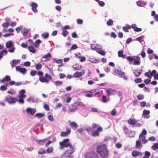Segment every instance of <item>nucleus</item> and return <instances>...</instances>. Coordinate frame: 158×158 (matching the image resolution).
<instances>
[{
	"mask_svg": "<svg viewBox=\"0 0 158 158\" xmlns=\"http://www.w3.org/2000/svg\"><path fill=\"white\" fill-rule=\"evenodd\" d=\"M19 99H18L17 98L16 102H18L21 104H23L24 103V99L20 98H19Z\"/></svg>",
	"mask_w": 158,
	"mask_h": 158,
	"instance_id": "72a5a7b5",
	"label": "nucleus"
},
{
	"mask_svg": "<svg viewBox=\"0 0 158 158\" xmlns=\"http://www.w3.org/2000/svg\"><path fill=\"white\" fill-rule=\"evenodd\" d=\"M137 121L134 118H131L128 120V123L131 125H134L137 123Z\"/></svg>",
	"mask_w": 158,
	"mask_h": 158,
	"instance_id": "ddd939ff",
	"label": "nucleus"
},
{
	"mask_svg": "<svg viewBox=\"0 0 158 158\" xmlns=\"http://www.w3.org/2000/svg\"><path fill=\"white\" fill-rule=\"evenodd\" d=\"M31 6L32 7H35V8H37L38 6L37 4L35 2H33L31 4Z\"/></svg>",
	"mask_w": 158,
	"mask_h": 158,
	"instance_id": "774afa93",
	"label": "nucleus"
},
{
	"mask_svg": "<svg viewBox=\"0 0 158 158\" xmlns=\"http://www.w3.org/2000/svg\"><path fill=\"white\" fill-rule=\"evenodd\" d=\"M97 52L100 54L102 56H104L105 54V52L102 50H101L99 51H98Z\"/></svg>",
	"mask_w": 158,
	"mask_h": 158,
	"instance_id": "13d9d810",
	"label": "nucleus"
},
{
	"mask_svg": "<svg viewBox=\"0 0 158 158\" xmlns=\"http://www.w3.org/2000/svg\"><path fill=\"white\" fill-rule=\"evenodd\" d=\"M31 64V63L29 61H26L24 63V65L25 66H30Z\"/></svg>",
	"mask_w": 158,
	"mask_h": 158,
	"instance_id": "69168bd1",
	"label": "nucleus"
},
{
	"mask_svg": "<svg viewBox=\"0 0 158 158\" xmlns=\"http://www.w3.org/2000/svg\"><path fill=\"white\" fill-rule=\"evenodd\" d=\"M53 151V147H51L48 148L46 150V152L48 153H50L52 152Z\"/></svg>",
	"mask_w": 158,
	"mask_h": 158,
	"instance_id": "4c0bfd02",
	"label": "nucleus"
},
{
	"mask_svg": "<svg viewBox=\"0 0 158 158\" xmlns=\"http://www.w3.org/2000/svg\"><path fill=\"white\" fill-rule=\"evenodd\" d=\"M148 139L149 140L151 141H154L156 140V139L154 136H152L149 137L148 138Z\"/></svg>",
	"mask_w": 158,
	"mask_h": 158,
	"instance_id": "0e129e2a",
	"label": "nucleus"
},
{
	"mask_svg": "<svg viewBox=\"0 0 158 158\" xmlns=\"http://www.w3.org/2000/svg\"><path fill=\"white\" fill-rule=\"evenodd\" d=\"M99 5L101 6H103L105 5V3L104 2L102 1H99L98 2Z\"/></svg>",
	"mask_w": 158,
	"mask_h": 158,
	"instance_id": "052dcab7",
	"label": "nucleus"
},
{
	"mask_svg": "<svg viewBox=\"0 0 158 158\" xmlns=\"http://www.w3.org/2000/svg\"><path fill=\"white\" fill-rule=\"evenodd\" d=\"M78 46L77 45L75 44H73L71 47V48L69 50L70 52H71V50H75L78 48Z\"/></svg>",
	"mask_w": 158,
	"mask_h": 158,
	"instance_id": "c9c22d12",
	"label": "nucleus"
},
{
	"mask_svg": "<svg viewBox=\"0 0 158 158\" xmlns=\"http://www.w3.org/2000/svg\"><path fill=\"white\" fill-rule=\"evenodd\" d=\"M51 57L52 56L51 54L50 53L48 52L47 53L46 55H44L43 56V58L45 59H48V58H51Z\"/></svg>",
	"mask_w": 158,
	"mask_h": 158,
	"instance_id": "ea45409f",
	"label": "nucleus"
},
{
	"mask_svg": "<svg viewBox=\"0 0 158 158\" xmlns=\"http://www.w3.org/2000/svg\"><path fill=\"white\" fill-rule=\"evenodd\" d=\"M7 53L8 52L5 49H3L0 52V53L1 54L3 55H7Z\"/></svg>",
	"mask_w": 158,
	"mask_h": 158,
	"instance_id": "79ce46f5",
	"label": "nucleus"
},
{
	"mask_svg": "<svg viewBox=\"0 0 158 158\" xmlns=\"http://www.w3.org/2000/svg\"><path fill=\"white\" fill-rule=\"evenodd\" d=\"M63 83V81H56L54 82V83L55 85L57 86H59V85H62Z\"/></svg>",
	"mask_w": 158,
	"mask_h": 158,
	"instance_id": "a19ab883",
	"label": "nucleus"
},
{
	"mask_svg": "<svg viewBox=\"0 0 158 158\" xmlns=\"http://www.w3.org/2000/svg\"><path fill=\"white\" fill-rule=\"evenodd\" d=\"M72 36L73 38H76L78 36L76 32H74L72 33Z\"/></svg>",
	"mask_w": 158,
	"mask_h": 158,
	"instance_id": "338daca9",
	"label": "nucleus"
},
{
	"mask_svg": "<svg viewBox=\"0 0 158 158\" xmlns=\"http://www.w3.org/2000/svg\"><path fill=\"white\" fill-rule=\"evenodd\" d=\"M135 147L136 148L140 149L142 147L141 142L140 140H137L136 142Z\"/></svg>",
	"mask_w": 158,
	"mask_h": 158,
	"instance_id": "4468645a",
	"label": "nucleus"
},
{
	"mask_svg": "<svg viewBox=\"0 0 158 158\" xmlns=\"http://www.w3.org/2000/svg\"><path fill=\"white\" fill-rule=\"evenodd\" d=\"M137 98L138 100H140L144 98V95L142 94H138L137 95Z\"/></svg>",
	"mask_w": 158,
	"mask_h": 158,
	"instance_id": "e433bc0d",
	"label": "nucleus"
},
{
	"mask_svg": "<svg viewBox=\"0 0 158 158\" xmlns=\"http://www.w3.org/2000/svg\"><path fill=\"white\" fill-rule=\"evenodd\" d=\"M106 149V144L99 145H98L97 148V151L98 154L101 153L102 151Z\"/></svg>",
	"mask_w": 158,
	"mask_h": 158,
	"instance_id": "7ed1b4c3",
	"label": "nucleus"
},
{
	"mask_svg": "<svg viewBox=\"0 0 158 158\" xmlns=\"http://www.w3.org/2000/svg\"><path fill=\"white\" fill-rule=\"evenodd\" d=\"M136 4L138 6L140 7L144 6L146 5V4L142 2L141 0H139L137 2Z\"/></svg>",
	"mask_w": 158,
	"mask_h": 158,
	"instance_id": "a211bd4d",
	"label": "nucleus"
},
{
	"mask_svg": "<svg viewBox=\"0 0 158 158\" xmlns=\"http://www.w3.org/2000/svg\"><path fill=\"white\" fill-rule=\"evenodd\" d=\"M27 48L31 52H32L33 54H35L36 52V49L33 46H29Z\"/></svg>",
	"mask_w": 158,
	"mask_h": 158,
	"instance_id": "2eb2a0df",
	"label": "nucleus"
},
{
	"mask_svg": "<svg viewBox=\"0 0 158 158\" xmlns=\"http://www.w3.org/2000/svg\"><path fill=\"white\" fill-rule=\"evenodd\" d=\"M49 139V138H47L44 139H41L40 140H37L36 141V143H37L39 144H41L44 142H45L46 140H48Z\"/></svg>",
	"mask_w": 158,
	"mask_h": 158,
	"instance_id": "412c9836",
	"label": "nucleus"
},
{
	"mask_svg": "<svg viewBox=\"0 0 158 158\" xmlns=\"http://www.w3.org/2000/svg\"><path fill=\"white\" fill-rule=\"evenodd\" d=\"M44 114L43 113H38L35 114V116L38 117V118H39L42 117L44 116Z\"/></svg>",
	"mask_w": 158,
	"mask_h": 158,
	"instance_id": "4be33fe9",
	"label": "nucleus"
},
{
	"mask_svg": "<svg viewBox=\"0 0 158 158\" xmlns=\"http://www.w3.org/2000/svg\"><path fill=\"white\" fill-rule=\"evenodd\" d=\"M68 134L66 132L62 131L61 132L60 136L61 137H65L66 136L68 135Z\"/></svg>",
	"mask_w": 158,
	"mask_h": 158,
	"instance_id": "864d4df0",
	"label": "nucleus"
},
{
	"mask_svg": "<svg viewBox=\"0 0 158 158\" xmlns=\"http://www.w3.org/2000/svg\"><path fill=\"white\" fill-rule=\"evenodd\" d=\"M41 36L42 37L44 38V39H47L48 38L49 36V34L48 32H46L42 34Z\"/></svg>",
	"mask_w": 158,
	"mask_h": 158,
	"instance_id": "c756f323",
	"label": "nucleus"
},
{
	"mask_svg": "<svg viewBox=\"0 0 158 158\" xmlns=\"http://www.w3.org/2000/svg\"><path fill=\"white\" fill-rule=\"evenodd\" d=\"M102 100L103 102L105 103L107 102V100L106 99V95H103L102 96Z\"/></svg>",
	"mask_w": 158,
	"mask_h": 158,
	"instance_id": "bf43d9fd",
	"label": "nucleus"
},
{
	"mask_svg": "<svg viewBox=\"0 0 158 158\" xmlns=\"http://www.w3.org/2000/svg\"><path fill=\"white\" fill-rule=\"evenodd\" d=\"M124 132L125 133L126 135H127V132L128 131V129L127 127H124L123 128Z\"/></svg>",
	"mask_w": 158,
	"mask_h": 158,
	"instance_id": "e2e57ef3",
	"label": "nucleus"
},
{
	"mask_svg": "<svg viewBox=\"0 0 158 158\" xmlns=\"http://www.w3.org/2000/svg\"><path fill=\"white\" fill-rule=\"evenodd\" d=\"M113 23V20L111 19H109L107 22L106 23L108 26L112 25Z\"/></svg>",
	"mask_w": 158,
	"mask_h": 158,
	"instance_id": "c03bdc74",
	"label": "nucleus"
},
{
	"mask_svg": "<svg viewBox=\"0 0 158 158\" xmlns=\"http://www.w3.org/2000/svg\"><path fill=\"white\" fill-rule=\"evenodd\" d=\"M85 157L86 158H98L97 154L94 152L87 153Z\"/></svg>",
	"mask_w": 158,
	"mask_h": 158,
	"instance_id": "20e7f679",
	"label": "nucleus"
},
{
	"mask_svg": "<svg viewBox=\"0 0 158 158\" xmlns=\"http://www.w3.org/2000/svg\"><path fill=\"white\" fill-rule=\"evenodd\" d=\"M151 80L149 79H145L144 81V82L146 85H148L150 83H151Z\"/></svg>",
	"mask_w": 158,
	"mask_h": 158,
	"instance_id": "49530a36",
	"label": "nucleus"
},
{
	"mask_svg": "<svg viewBox=\"0 0 158 158\" xmlns=\"http://www.w3.org/2000/svg\"><path fill=\"white\" fill-rule=\"evenodd\" d=\"M134 61H133V64L135 65H139L140 64V61L136 60H134Z\"/></svg>",
	"mask_w": 158,
	"mask_h": 158,
	"instance_id": "a18cd8bd",
	"label": "nucleus"
},
{
	"mask_svg": "<svg viewBox=\"0 0 158 158\" xmlns=\"http://www.w3.org/2000/svg\"><path fill=\"white\" fill-rule=\"evenodd\" d=\"M150 111L149 110H144L143 111L142 116L145 118H148L150 117Z\"/></svg>",
	"mask_w": 158,
	"mask_h": 158,
	"instance_id": "1a4fd4ad",
	"label": "nucleus"
},
{
	"mask_svg": "<svg viewBox=\"0 0 158 158\" xmlns=\"http://www.w3.org/2000/svg\"><path fill=\"white\" fill-rule=\"evenodd\" d=\"M144 38V36L143 35H141L139 37H138L136 39V40L140 43H141L142 41H143V39Z\"/></svg>",
	"mask_w": 158,
	"mask_h": 158,
	"instance_id": "7c9ffc66",
	"label": "nucleus"
},
{
	"mask_svg": "<svg viewBox=\"0 0 158 158\" xmlns=\"http://www.w3.org/2000/svg\"><path fill=\"white\" fill-rule=\"evenodd\" d=\"M152 149L154 150H156L158 149V143H154L152 145L151 148Z\"/></svg>",
	"mask_w": 158,
	"mask_h": 158,
	"instance_id": "cd10ccee",
	"label": "nucleus"
},
{
	"mask_svg": "<svg viewBox=\"0 0 158 158\" xmlns=\"http://www.w3.org/2000/svg\"><path fill=\"white\" fill-rule=\"evenodd\" d=\"M41 42L42 41L40 39H37L33 45L35 48H38L39 47L40 44Z\"/></svg>",
	"mask_w": 158,
	"mask_h": 158,
	"instance_id": "dca6fc26",
	"label": "nucleus"
},
{
	"mask_svg": "<svg viewBox=\"0 0 158 158\" xmlns=\"http://www.w3.org/2000/svg\"><path fill=\"white\" fill-rule=\"evenodd\" d=\"M101 157L102 158H107L109 155V152L107 149L102 151L101 153L99 154Z\"/></svg>",
	"mask_w": 158,
	"mask_h": 158,
	"instance_id": "0eeeda50",
	"label": "nucleus"
},
{
	"mask_svg": "<svg viewBox=\"0 0 158 158\" xmlns=\"http://www.w3.org/2000/svg\"><path fill=\"white\" fill-rule=\"evenodd\" d=\"M53 61L54 62H55L57 64H59L60 63L61 64L63 62V61L62 60V59H60L58 60H57V59L56 58H53Z\"/></svg>",
	"mask_w": 158,
	"mask_h": 158,
	"instance_id": "473e14b6",
	"label": "nucleus"
},
{
	"mask_svg": "<svg viewBox=\"0 0 158 158\" xmlns=\"http://www.w3.org/2000/svg\"><path fill=\"white\" fill-rule=\"evenodd\" d=\"M99 133L97 130H94L92 133V135L94 136H98L99 135Z\"/></svg>",
	"mask_w": 158,
	"mask_h": 158,
	"instance_id": "c85d7f7f",
	"label": "nucleus"
},
{
	"mask_svg": "<svg viewBox=\"0 0 158 158\" xmlns=\"http://www.w3.org/2000/svg\"><path fill=\"white\" fill-rule=\"evenodd\" d=\"M16 69L17 71H19L23 74H25L27 71L26 68H20L19 66H17L16 67Z\"/></svg>",
	"mask_w": 158,
	"mask_h": 158,
	"instance_id": "423d86ee",
	"label": "nucleus"
},
{
	"mask_svg": "<svg viewBox=\"0 0 158 158\" xmlns=\"http://www.w3.org/2000/svg\"><path fill=\"white\" fill-rule=\"evenodd\" d=\"M11 80L10 77L9 75H6L1 81L2 83H4L5 82H8Z\"/></svg>",
	"mask_w": 158,
	"mask_h": 158,
	"instance_id": "f8f14e48",
	"label": "nucleus"
},
{
	"mask_svg": "<svg viewBox=\"0 0 158 158\" xmlns=\"http://www.w3.org/2000/svg\"><path fill=\"white\" fill-rule=\"evenodd\" d=\"M44 109L47 111H48L50 110L49 107V106L46 104H44Z\"/></svg>",
	"mask_w": 158,
	"mask_h": 158,
	"instance_id": "8fccbe9b",
	"label": "nucleus"
},
{
	"mask_svg": "<svg viewBox=\"0 0 158 158\" xmlns=\"http://www.w3.org/2000/svg\"><path fill=\"white\" fill-rule=\"evenodd\" d=\"M23 26H19V27L16 28V30L17 32V33H18L23 28Z\"/></svg>",
	"mask_w": 158,
	"mask_h": 158,
	"instance_id": "4d7b16f0",
	"label": "nucleus"
},
{
	"mask_svg": "<svg viewBox=\"0 0 158 158\" xmlns=\"http://www.w3.org/2000/svg\"><path fill=\"white\" fill-rule=\"evenodd\" d=\"M145 156L142 158H149V156L151 155V153L148 151H146L144 152Z\"/></svg>",
	"mask_w": 158,
	"mask_h": 158,
	"instance_id": "5701e85b",
	"label": "nucleus"
},
{
	"mask_svg": "<svg viewBox=\"0 0 158 158\" xmlns=\"http://www.w3.org/2000/svg\"><path fill=\"white\" fill-rule=\"evenodd\" d=\"M70 126L71 127H74L75 128H77L78 126L77 124L74 122H71Z\"/></svg>",
	"mask_w": 158,
	"mask_h": 158,
	"instance_id": "a878e982",
	"label": "nucleus"
},
{
	"mask_svg": "<svg viewBox=\"0 0 158 158\" xmlns=\"http://www.w3.org/2000/svg\"><path fill=\"white\" fill-rule=\"evenodd\" d=\"M5 101L9 104H13L16 102L17 98H13L10 95H8L5 97Z\"/></svg>",
	"mask_w": 158,
	"mask_h": 158,
	"instance_id": "f03ea898",
	"label": "nucleus"
},
{
	"mask_svg": "<svg viewBox=\"0 0 158 158\" xmlns=\"http://www.w3.org/2000/svg\"><path fill=\"white\" fill-rule=\"evenodd\" d=\"M19 62V60H18L14 59L10 62V64L12 67H14L15 66V64L18 63Z\"/></svg>",
	"mask_w": 158,
	"mask_h": 158,
	"instance_id": "6ab92c4d",
	"label": "nucleus"
},
{
	"mask_svg": "<svg viewBox=\"0 0 158 158\" xmlns=\"http://www.w3.org/2000/svg\"><path fill=\"white\" fill-rule=\"evenodd\" d=\"M7 89V86L5 85L1 86L0 88V89L2 91H5Z\"/></svg>",
	"mask_w": 158,
	"mask_h": 158,
	"instance_id": "09e8293b",
	"label": "nucleus"
},
{
	"mask_svg": "<svg viewBox=\"0 0 158 158\" xmlns=\"http://www.w3.org/2000/svg\"><path fill=\"white\" fill-rule=\"evenodd\" d=\"M31 100L33 103L36 102L37 103L39 102H41V100L39 99L38 98H35L34 99L33 97L31 98Z\"/></svg>",
	"mask_w": 158,
	"mask_h": 158,
	"instance_id": "f704fd0d",
	"label": "nucleus"
},
{
	"mask_svg": "<svg viewBox=\"0 0 158 158\" xmlns=\"http://www.w3.org/2000/svg\"><path fill=\"white\" fill-rule=\"evenodd\" d=\"M23 31L22 32V34L23 36H25L27 35L28 32V30H27V29L26 28H24L23 29Z\"/></svg>",
	"mask_w": 158,
	"mask_h": 158,
	"instance_id": "bb28decb",
	"label": "nucleus"
},
{
	"mask_svg": "<svg viewBox=\"0 0 158 158\" xmlns=\"http://www.w3.org/2000/svg\"><path fill=\"white\" fill-rule=\"evenodd\" d=\"M106 91L107 93V95L108 96H110L111 94H112L113 92H115V93L116 92L113 89L111 88L106 89Z\"/></svg>",
	"mask_w": 158,
	"mask_h": 158,
	"instance_id": "9b49d317",
	"label": "nucleus"
},
{
	"mask_svg": "<svg viewBox=\"0 0 158 158\" xmlns=\"http://www.w3.org/2000/svg\"><path fill=\"white\" fill-rule=\"evenodd\" d=\"M69 33V32L68 31L64 30L62 31L61 34L63 35L64 37H65L67 35V34Z\"/></svg>",
	"mask_w": 158,
	"mask_h": 158,
	"instance_id": "37998d69",
	"label": "nucleus"
},
{
	"mask_svg": "<svg viewBox=\"0 0 158 158\" xmlns=\"http://www.w3.org/2000/svg\"><path fill=\"white\" fill-rule=\"evenodd\" d=\"M69 139L68 138L64 139L62 141H61L59 143L60 145V150L63 149L64 148L69 147L71 148L72 147V145L69 141Z\"/></svg>",
	"mask_w": 158,
	"mask_h": 158,
	"instance_id": "f257e3e1",
	"label": "nucleus"
},
{
	"mask_svg": "<svg viewBox=\"0 0 158 158\" xmlns=\"http://www.w3.org/2000/svg\"><path fill=\"white\" fill-rule=\"evenodd\" d=\"M116 109H113L111 112V114L112 116H115L116 114Z\"/></svg>",
	"mask_w": 158,
	"mask_h": 158,
	"instance_id": "680f3d73",
	"label": "nucleus"
},
{
	"mask_svg": "<svg viewBox=\"0 0 158 158\" xmlns=\"http://www.w3.org/2000/svg\"><path fill=\"white\" fill-rule=\"evenodd\" d=\"M45 78L43 76L40 77L39 78V80L41 82L44 83L45 82Z\"/></svg>",
	"mask_w": 158,
	"mask_h": 158,
	"instance_id": "6e6d98bb",
	"label": "nucleus"
},
{
	"mask_svg": "<svg viewBox=\"0 0 158 158\" xmlns=\"http://www.w3.org/2000/svg\"><path fill=\"white\" fill-rule=\"evenodd\" d=\"M37 71L35 70L31 71L30 72V74L32 76H35L37 73Z\"/></svg>",
	"mask_w": 158,
	"mask_h": 158,
	"instance_id": "603ef678",
	"label": "nucleus"
},
{
	"mask_svg": "<svg viewBox=\"0 0 158 158\" xmlns=\"http://www.w3.org/2000/svg\"><path fill=\"white\" fill-rule=\"evenodd\" d=\"M26 112L28 113H30L31 115H33L36 112V110L34 108L28 107L26 109Z\"/></svg>",
	"mask_w": 158,
	"mask_h": 158,
	"instance_id": "6e6552de",
	"label": "nucleus"
},
{
	"mask_svg": "<svg viewBox=\"0 0 158 158\" xmlns=\"http://www.w3.org/2000/svg\"><path fill=\"white\" fill-rule=\"evenodd\" d=\"M135 82L136 83H141L142 82V80L141 78H138L135 80Z\"/></svg>",
	"mask_w": 158,
	"mask_h": 158,
	"instance_id": "3c124183",
	"label": "nucleus"
},
{
	"mask_svg": "<svg viewBox=\"0 0 158 158\" xmlns=\"http://www.w3.org/2000/svg\"><path fill=\"white\" fill-rule=\"evenodd\" d=\"M82 66L81 65H79L78 64H75L72 66L75 70H78L81 69Z\"/></svg>",
	"mask_w": 158,
	"mask_h": 158,
	"instance_id": "f3484780",
	"label": "nucleus"
},
{
	"mask_svg": "<svg viewBox=\"0 0 158 158\" xmlns=\"http://www.w3.org/2000/svg\"><path fill=\"white\" fill-rule=\"evenodd\" d=\"M63 156L66 157H69L70 156H71L70 154V153L68 150H67L65 151L63 154Z\"/></svg>",
	"mask_w": 158,
	"mask_h": 158,
	"instance_id": "393cba45",
	"label": "nucleus"
},
{
	"mask_svg": "<svg viewBox=\"0 0 158 158\" xmlns=\"http://www.w3.org/2000/svg\"><path fill=\"white\" fill-rule=\"evenodd\" d=\"M10 25L9 22H5L2 24V26L3 27L7 28Z\"/></svg>",
	"mask_w": 158,
	"mask_h": 158,
	"instance_id": "de8ad7c7",
	"label": "nucleus"
},
{
	"mask_svg": "<svg viewBox=\"0 0 158 158\" xmlns=\"http://www.w3.org/2000/svg\"><path fill=\"white\" fill-rule=\"evenodd\" d=\"M139 152H138L136 150H134L132 152V156L134 157H136L139 156Z\"/></svg>",
	"mask_w": 158,
	"mask_h": 158,
	"instance_id": "b1692460",
	"label": "nucleus"
},
{
	"mask_svg": "<svg viewBox=\"0 0 158 158\" xmlns=\"http://www.w3.org/2000/svg\"><path fill=\"white\" fill-rule=\"evenodd\" d=\"M42 66V65L40 63H39L37 64L35 66V68L37 70H39L40 69Z\"/></svg>",
	"mask_w": 158,
	"mask_h": 158,
	"instance_id": "58836bf2",
	"label": "nucleus"
},
{
	"mask_svg": "<svg viewBox=\"0 0 158 158\" xmlns=\"http://www.w3.org/2000/svg\"><path fill=\"white\" fill-rule=\"evenodd\" d=\"M135 135V133L133 131H129L127 132V135L130 137H134Z\"/></svg>",
	"mask_w": 158,
	"mask_h": 158,
	"instance_id": "aec40b11",
	"label": "nucleus"
},
{
	"mask_svg": "<svg viewBox=\"0 0 158 158\" xmlns=\"http://www.w3.org/2000/svg\"><path fill=\"white\" fill-rule=\"evenodd\" d=\"M8 50V51L10 53H13L15 52V48L14 46Z\"/></svg>",
	"mask_w": 158,
	"mask_h": 158,
	"instance_id": "5fc2aeb1",
	"label": "nucleus"
},
{
	"mask_svg": "<svg viewBox=\"0 0 158 158\" xmlns=\"http://www.w3.org/2000/svg\"><path fill=\"white\" fill-rule=\"evenodd\" d=\"M85 71L84 70H82L81 72H76L74 73V76L76 78H78L83 76L85 73Z\"/></svg>",
	"mask_w": 158,
	"mask_h": 158,
	"instance_id": "39448f33",
	"label": "nucleus"
},
{
	"mask_svg": "<svg viewBox=\"0 0 158 158\" xmlns=\"http://www.w3.org/2000/svg\"><path fill=\"white\" fill-rule=\"evenodd\" d=\"M6 47L7 48H10L14 46V43L11 40L7 41L6 43Z\"/></svg>",
	"mask_w": 158,
	"mask_h": 158,
	"instance_id": "9d476101",
	"label": "nucleus"
},
{
	"mask_svg": "<svg viewBox=\"0 0 158 158\" xmlns=\"http://www.w3.org/2000/svg\"><path fill=\"white\" fill-rule=\"evenodd\" d=\"M101 48H97L94 44H92L91 46V49L93 50H98V49H101L102 48V46H100Z\"/></svg>",
	"mask_w": 158,
	"mask_h": 158,
	"instance_id": "2f4dec72",
	"label": "nucleus"
}]
</instances>
